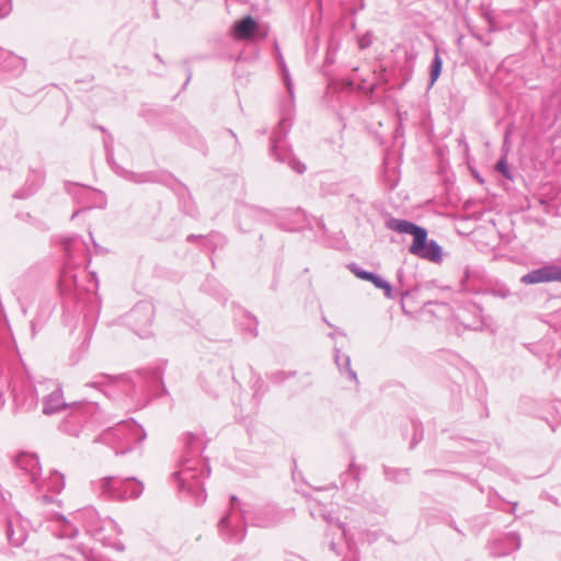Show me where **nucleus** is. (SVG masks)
Masks as SVG:
<instances>
[{"instance_id":"obj_5","label":"nucleus","mask_w":561,"mask_h":561,"mask_svg":"<svg viewBox=\"0 0 561 561\" xmlns=\"http://www.w3.org/2000/svg\"><path fill=\"white\" fill-rule=\"evenodd\" d=\"M237 496H231V508L229 513L218 522L219 536L226 542H240L245 537V523L241 513L236 510Z\"/></svg>"},{"instance_id":"obj_9","label":"nucleus","mask_w":561,"mask_h":561,"mask_svg":"<svg viewBox=\"0 0 561 561\" xmlns=\"http://www.w3.org/2000/svg\"><path fill=\"white\" fill-rule=\"evenodd\" d=\"M152 319L153 308L149 304H138L129 313L130 323L134 325L136 333L142 337L148 335Z\"/></svg>"},{"instance_id":"obj_7","label":"nucleus","mask_w":561,"mask_h":561,"mask_svg":"<svg viewBox=\"0 0 561 561\" xmlns=\"http://www.w3.org/2000/svg\"><path fill=\"white\" fill-rule=\"evenodd\" d=\"M271 156L276 161L288 164L298 174H302L306 171V165L294 157L291 150L285 144L280 145V137L277 134L271 137Z\"/></svg>"},{"instance_id":"obj_35","label":"nucleus","mask_w":561,"mask_h":561,"mask_svg":"<svg viewBox=\"0 0 561 561\" xmlns=\"http://www.w3.org/2000/svg\"><path fill=\"white\" fill-rule=\"evenodd\" d=\"M496 170L500 171L504 176L510 178L507 163H506V161L504 159H501L496 163Z\"/></svg>"},{"instance_id":"obj_34","label":"nucleus","mask_w":561,"mask_h":561,"mask_svg":"<svg viewBox=\"0 0 561 561\" xmlns=\"http://www.w3.org/2000/svg\"><path fill=\"white\" fill-rule=\"evenodd\" d=\"M371 43H373L371 36L368 33L358 39V46L360 49L368 48L371 45Z\"/></svg>"},{"instance_id":"obj_26","label":"nucleus","mask_w":561,"mask_h":561,"mask_svg":"<svg viewBox=\"0 0 561 561\" xmlns=\"http://www.w3.org/2000/svg\"><path fill=\"white\" fill-rule=\"evenodd\" d=\"M290 128V122L287 118H282L278 123L277 127L274 129L272 137L277 134L280 137V145L284 144V139L286 138L288 130Z\"/></svg>"},{"instance_id":"obj_3","label":"nucleus","mask_w":561,"mask_h":561,"mask_svg":"<svg viewBox=\"0 0 561 561\" xmlns=\"http://www.w3.org/2000/svg\"><path fill=\"white\" fill-rule=\"evenodd\" d=\"M99 497L111 501L134 500L141 495L144 484L133 477L110 476L92 482Z\"/></svg>"},{"instance_id":"obj_13","label":"nucleus","mask_w":561,"mask_h":561,"mask_svg":"<svg viewBox=\"0 0 561 561\" xmlns=\"http://www.w3.org/2000/svg\"><path fill=\"white\" fill-rule=\"evenodd\" d=\"M256 28V21L251 15H248L234 23L232 35L237 41L250 39Z\"/></svg>"},{"instance_id":"obj_8","label":"nucleus","mask_w":561,"mask_h":561,"mask_svg":"<svg viewBox=\"0 0 561 561\" xmlns=\"http://www.w3.org/2000/svg\"><path fill=\"white\" fill-rule=\"evenodd\" d=\"M520 282L526 285L550 282L561 283V265L545 264L541 267L533 270L527 274L523 275Z\"/></svg>"},{"instance_id":"obj_10","label":"nucleus","mask_w":561,"mask_h":561,"mask_svg":"<svg viewBox=\"0 0 561 561\" xmlns=\"http://www.w3.org/2000/svg\"><path fill=\"white\" fill-rule=\"evenodd\" d=\"M49 383L53 387L51 392L43 398V413L45 415H51L68 408L64 400L61 386L55 381Z\"/></svg>"},{"instance_id":"obj_29","label":"nucleus","mask_w":561,"mask_h":561,"mask_svg":"<svg viewBox=\"0 0 561 561\" xmlns=\"http://www.w3.org/2000/svg\"><path fill=\"white\" fill-rule=\"evenodd\" d=\"M96 378H98V380L89 382L85 386L87 387L100 388L101 386H103V385H105L107 382H112L114 380V377H111V376H107V375H101V376H98Z\"/></svg>"},{"instance_id":"obj_28","label":"nucleus","mask_w":561,"mask_h":561,"mask_svg":"<svg viewBox=\"0 0 561 561\" xmlns=\"http://www.w3.org/2000/svg\"><path fill=\"white\" fill-rule=\"evenodd\" d=\"M127 179L134 183H147L151 182L153 180V176L150 173L136 174L133 172H128Z\"/></svg>"},{"instance_id":"obj_16","label":"nucleus","mask_w":561,"mask_h":561,"mask_svg":"<svg viewBox=\"0 0 561 561\" xmlns=\"http://www.w3.org/2000/svg\"><path fill=\"white\" fill-rule=\"evenodd\" d=\"M386 228L398 233L413 234L419 228L417 225L405 219L389 218L386 220Z\"/></svg>"},{"instance_id":"obj_31","label":"nucleus","mask_w":561,"mask_h":561,"mask_svg":"<svg viewBox=\"0 0 561 561\" xmlns=\"http://www.w3.org/2000/svg\"><path fill=\"white\" fill-rule=\"evenodd\" d=\"M283 79H284L285 85H286L289 94L293 96V81L289 77L288 70L286 69V67L284 65H283Z\"/></svg>"},{"instance_id":"obj_4","label":"nucleus","mask_w":561,"mask_h":561,"mask_svg":"<svg viewBox=\"0 0 561 561\" xmlns=\"http://www.w3.org/2000/svg\"><path fill=\"white\" fill-rule=\"evenodd\" d=\"M146 438L144 428L133 420L121 421L108 427L100 435V440L115 450V454H125L134 444Z\"/></svg>"},{"instance_id":"obj_12","label":"nucleus","mask_w":561,"mask_h":561,"mask_svg":"<svg viewBox=\"0 0 561 561\" xmlns=\"http://www.w3.org/2000/svg\"><path fill=\"white\" fill-rule=\"evenodd\" d=\"M16 466L21 471H24L30 477L31 482L37 483L41 473V466L38 458L32 454H20L16 458Z\"/></svg>"},{"instance_id":"obj_43","label":"nucleus","mask_w":561,"mask_h":561,"mask_svg":"<svg viewBox=\"0 0 561 561\" xmlns=\"http://www.w3.org/2000/svg\"><path fill=\"white\" fill-rule=\"evenodd\" d=\"M374 90H375V84H371V85L369 87V89H368V93H370V94H371V93L374 92Z\"/></svg>"},{"instance_id":"obj_41","label":"nucleus","mask_w":561,"mask_h":561,"mask_svg":"<svg viewBox=\"0 0 561 561\" xmlns=\"http://www.w3.org/2000/svg\"><path fill=\"white\" fill-rule=\"evenodd\" d=\"M153 377L156 380H160V374L158 371L153 373Z\"/></svg>"},{"instance_id":"obj_36","label":"nucleus","mask_w":561,"mask_h":561,"mask_svg":"<svg viewBox=\"0 0 561 561\" xmlns=\"http://www.w3.org/2000/svg\"><path fill=\"white\" fill-rule=\"evenodd\" d=\"M336 528L337 530L341 533L342 536H345V528H344V525L341 524V523H337L336 524Z\"/></svg>"},{"instance_id":"obj_11","label":"nucleus","mask_w":561,"mask_h":561,"mask_svg":"<svg viewBox=\"0 0 561 561\" xmlns=\"http://www.w3.org/2000/svg\"><path fill=\"white\" fill-rule=\"evenodd\" d=\"M45 174L41 169H31L23 187L18 190L14 194V198L24 199L32 196L44 183Z\"/></svg>"},{"instance_id":"obj_37","label":"nucleus","mask_w":561,"mask_h":561,"mask_svg":"<svg viewBox=\"0 0 561 561\" xmlns=\"http://www.w3.org/2000/svg\"><path fill=\"white\" fill-rule=\"evenodd\" d=\"M350 470L353 472V474L355 476V478L357 479V476H358V472H357V468L355 467L354 463H351L350 466Z\"/></svg>"},{"instance_id":"obj_42","label":"nucleus","mask_w":561,"mask_h":561,"mask_svg":"<svg viewBox=\"0 0 561 561\" xmlns=\"http://www.w3.org/2000/svg\"><path fill=\"white\" fill-rule=\"evenodd\" d=\"M330 548L335 551L336 550V543L335 542H331L330 543Z\"/></svg>"},{"instance_id":"obj_32","label":"nucleus","mask_w":561,"mask_h":561,"mask_svg":"<svg viewBox=\"0 0 561 561\" xmlns=\"http://www.w3.org/2000/svg\"><path fill=\"white\" fill-rule=\"evenodd\" d=\"M506 541L511 543L513 550H518L520 547V538L516 534H510Z\"/></svg>"},{"instance_id":"obj_27","label":"nucleus","mask_w":561,"mask_h":561,"mask_svg":"<svg viewBox=\"0 0 561 561\" xmlns=\"http://www.w3.org/2000/svg\"><path fill=\"white\" fill-rule=\"evenodd\" d=\"M348 268L354 275H356L360 279L369 282L370 278H373V272L365 271L355 263L350 264Z\"/></svg>"},{"instance_id":"obj_33","label":"nucleus","mask_w":561,"mask_h":561,"mask_svg":"<svg viewBox=\"0 0 561 561\" xmlns=\"http://www.w3.org/2000/svg\"><path fill=\"white\" fill-rule=\"evenodd\" d=\"M11 11L10 0H0V18L7 16Z\"/></svg>"},{"instance_id":"obj_25","label":"nucleus","mask_w":561,"mask_h":561,"mask_svg":"<svg viewBox=\"0 0 561 561\" xmlns=\"http://www.w3.org/2000/svg\"><path fill=\"white\" fill-rule=\"evenodd\" d=\"M369 282H371L375 285L376 288L383 289L386 297L392 298L391 285L386 279H383L382 277H380L379 275L374 273L373 274V278H370Z\"/></svg>"},{"instance_id":"obj_20","label":"nucleus","mask_w":561,"mask_h":561,"mask_svg":"<svg viewBox=\"0 0 561 561\" xmlns=\"http://www.w3.org/2000/svg\"><path fill=\"white\" fill-rule=\"evenodd\" d=\"M205 389L214 397L219 396L225 386V380L219 375H211L205 380Z\"/></svg>"},{"instance_id":"obj_6","label":"nucleus","mask_w":561,"mask_h":561,"mask_svg":"<svg viewBox=\"0 0 561 561\" xmlns=\"http://www.w3.org/2000/svg\"><path fill=\"white\" fill-rule=\"evenodd\" d=\"M412 236L413 242L409 248L411 254L433 262L440 261L442 248L435 240L427 242V231L425 228L419 226Z\"/></svg>"},{"instance_id":"obj_39","label":"nucleus","mask_w":561,"mask_h":561,"mask_svg":"<svg viewBox=\"0 0 561 561\" xmlns=\"http://www.w3.org/2000/svg\"><path fill=\"white\" fill-rule=\"evenodd\" d=\"M64 427H66V423L64 424ZM65 431H67V428H65ZM68 432H69V434H71V435H78V430H73V431H69V430H68Z\"/></svg>"},{"instance_id":"obj_23","label":"nucleus","mask_w":561,"mask_h":561,"mask_svg":"<svg viewBox=\"0 0 561 561\" xmlns=\"http://www.w3.org/2000/svg\"><path fill=\"white\" fill-rule=\"evenodd\" d=\"M266 507L267 508L263 512L264 515L271 514V515H273V518L266 519V518H261L260 517V518H257V523H256L257 526L270 527V526L274 525L278 520L279 513L274 508L275 506L268 505Z\"/></svg>"},{"instance_id":"obj_14","label":"nucleus","mask_w":561,"mask_h":561,"mask_svg":"<svg viewBox=\"0 0 561 561\" xmlns=\"http://www.w3.org/2000/svg\"><path fill=\"white\" fill-rule=\"evenodd\" d=\"M72 517V514L70 515ZM54 533L58 538H75L78 535V528L75 526L73 518H67L64 515H57L55 518Z\"/></svg>"},{"instance_id":"obj_24","label":"nucleus","mask_w":561,"mask_h":561,"mask_svg":"<svg viewBox=\"0 0 561 561\" xmlns=\"http://www.w3.org/2000/svg\"><path fill=\"white\" fill-rule=\"evenodd\" d=\"M385 474L387 479L396 481V482H403L409 477V471L407 469H390L385 468Z\"/></svg>"},{"instance_id":"obj_15","label":"nucleus","mask_w":561,"mask_h":561,"mask_svg":"<svg viewBox=\"0 0 561 561\" xmlns=\"http://www.w3.org/2000/svg\"><path fill=\"white\" fill-rule=\"evenodd\" d=\"M7 535L9 541L13 546H21L25 539H26V531L21 526V523L19 519H9L7 525Z\"/></svg>"},{"instance_id":"obj_46","label":"nucleus","mask_w":561,"mask_h":561,"mask_svg":"<svg viewBox=\"0 0 561 561\" xmlns=\"http://www.w3.org/2000/svg\"><path fill=\"white\" fill-rule=\"evenodd\" d=\"M77 215H78V211L73 213V215L71 216V219H73Z\"/></svg>"},{"instance_id":"obj_40","label":"nucleus","mask_w":561,"mask_h":561,"mask_svg":"<svg viewBox=\"0 0 561 561\" xmlns=\"http://www.w3.org/2000/svg\"><path fill=\"white\" fill-rule=\"evenodd\" d=\"M84 408H85V409H88V410H93V409H94V405H93L92 403H87V404L84 405Z\"/></svg>"},{"instance_id":"obj_19","label":"nucleus","mask_w":561,"mask_h":561,"mask_svg":"<svg viewBox=\"0 0 561 561\" xmlns=\"http://www.w3.org/2000/svg\"><path fill=\"white\" fill-rule=\"evenodd\" d=\"M62 558H66L71 561H76L79 557L89 560L92 558L90 556V550L87 549L83 545H71L67 548L66 552L61 553Z\"/></svg>"},{"instance_id":"obj_30","label":"nucleus","mask_w":561,"mask_h":561,"mask_svg":"<svg viewBox=\"0 0 561 561\" xmlns=\"http://www.w3.org/2000/svg\"><path fill=\"white\" fill-rule=\"evenodd\" d=\"M317 517L323 518L329 524H333L335 522V517L332 515V513L327 512L320 506L316 508V518Z\"/></svg>"},{"instance_id":"obj_18","label":"nucleus","mask_w":561,"mask_h":561,"mask_svg":"<svg viewBox=\"0 0 561 561\" xmlns=\"http://www.w3.org/2000/svg\"><path fill=\"white\" fill-rule=\"evenodd\" d=\"M335 363L341 371L345 370L348 378L355 382H357V375L356 373L351 368V358L346 354H342L340 350H335L334 355Z\"/></svg>"},{"instance_id":"obj_45","label":"nucleus","mask_w":561,"mask_h":561,"mask_svg":"<svg viewBox=\"0 0 561 561\" xmlns=\"http://www.w3.org/2000/svg\"><path fill=\"white\" fill-rule=\"evenodd\" d=\"M516 507H517V503H514V504H513V507H512V512H515V511H516Z\"/></svg>"},{"instance_id":"obj_17","label":"nucleus","mask_w":561,"mask_h":561,"mask_svg":"<svg viewBox=\"0 0 561 561\" xmlns=\"http://www.w3.org/2000/svg\"><path fill=\"white\" fill-rule=\"evenodd\" d=\"M34 484L38 490H43L46 488L48 491L59 493L65 486V481L62 474H60L59 472H54L50 474L49 479L45 481V485L41 484L38 481L37 483Z\"/></svg>"},{"instance_id":"obj_2","label":"nucleus","mask_w":561,"mask_h":561,"mask_svg":"<svg viewBox=\"0 0 561 561\" xmlns=\"http://www.w3.org/2000/svg\"><path fill=\"white\" fill-rule=\"evenodd\" d=\"M72 518L88 534L98 538L105 546H111L119 551L124 550V545L116 539V536L121 534V529L112 518H102L93 507H85L72 513Z\"/></svg>"},{"instance_id":"obj_1","label":"nucleus","mask_w":561,"mask_h":561,"mask_svg":"<svg viewBox=\"0 0 561 561\" xmlns=\"http://www.w3.org/2000/svg\"><path fill=\"white\" fill-rule=\"evenodd\" d=\"M184 443L185 450L173 479L181 493L192 499L196 505H201L206 501L204 480L210 474V468L198 457L202 453V440L198 436L187 433Z\"/></svg>"},{"instance_id":"obj_21","label":"nucleus","mask_w":561,"mask_h":561,"mask_svg":"<svg viewBox=\"0 0 561 561\" xmlns=\"http://www.w3.org/2000/svg\"><path fill=\"white\" fill-rule=\"evenodd\" d=\"M21 64L19 57L11 53L0 49V68L11 70Z\"/></svg>"},{"instance_id":"obj_44","label":"nucleus","mask_w":561,"mask_h":561,"mask_svg":"<svg viewBox=\"0 0 561 561\" xmlns=\"http://www.w3.org/2000/svg\"><path fill=\"white\" fill-rule=\"evenodd\" d=\"M283 375H284L283 373H277V374L274 375V377L275 378L283 377Z\"/></svg>"},{"instance_id":"obj_38","label":"nucleus","mask_w":561,"mask_h":561,"mask_svg":"<svg viewBox=\"0 0 561 561\" xmlns=\"http://www.w3.org/2000/svg\"><path fill=\"white\" fill-rule=\"evenodd\" d=\"M199 238H202V236L190 234V236L187 237V240H188V241H192V240L199 239Z\"/></svg>"},{"instance_id":"obj_22","label":"nucleus","mask_w":561,"mask_h":561,"mask_svg":"<svg viewBox=\"0 0 561 561\" xmlns=\"http://www.w3.org/2000/svg\"><path fill=\"white\" fill-rule=\"evenodd\" d=\"M443 60L439 56L438 50H435V55L431 65V85L435 83L442 72Z\"/></svg>"}]
</instances>
